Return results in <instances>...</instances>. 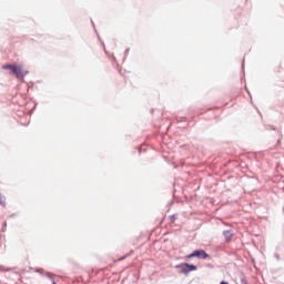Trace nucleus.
I'll return each mask as SVG.
<instances>
[{
  "label": "nucleus",
  "instance_id": "f257e3e1",
  "mask_svg": "<svg viewBox=\"0 0 284 284\" xmlns=\"http://www.w3.org/2000/svg\"><path fill=\"white\" fill-rule=\"evenodd\" d=\"M182 274H190L191 272H196V265L184 263L178 266Z\"/></svg>",
  "mask_w": 284,
  "mask_h": 284
},
{
  "label": "nucleus",
  "instance_id": "f03ea898",
  "mask_svg": "<svg viewBox=\"0 0 284 284\" xmlns=\"http://www.w3.org/2000/svg\"><path fill=\"white\" fill-rule=\"evenodd\" d=\"M210 258V255L206 254L205 251L200 250V251H194L190 255L186 256V258Z\"/></svg>",
  "mask_w": 284,
  "mask_h": 284
},
{
  "label": "nucleus",
  "instance_id": "7ed1b4c3",
  "mask_svg": "<svg viewBox=\"0 0 284 284\" xmlns=\"http://www.w3.org/2000/svg\"><path fill=\"white\" fill-rule=\"evenodd\" d=\"M11 72L14 74V77H17V79H23V77H26V73H23V69L21 67H18L17 64H14Z\"/></svg>",
  "mask_w": 284,
  "mask_h": 284
},
{
  "label": "nucleus",
  "instance_id": "20e7f679",
  "mask_svg": "<svg viewBox=\"0 0 284 284\" xmlns=\"http://www.w3.org/2000/svg\"><path fill=\"white\" fill-rule=\"evenodd\" d=\"M224 237L227 242L232 241V236H234V234L232 233V231H224L223 232Z\"/></svg>",
  "mask_w": 284,
  "mask_h": 284
},
{
  "label": "nucleus",
  "instance_id": "39448f33",
  "mask_svg": "<svg viewBox=\"0 0 284 284\" xmlns=\"http://www.w3.org/2000/svg\"><path fill=\"white\" fill-rule=\"evenodd\" d=\"M14 65L16 64H6L2 68H3V70H11L12 71L14 69Z\"/></svg>",
  "mask_w": 284,
  "mask_h": 284
},
{
  "label": "nucleus",
  "instance_id": "423d86ee",
  "mask_svg": "<svg viewBox=\"0 0 284 284\" xmlns=\"http://www.w3.org/2000/svg\"><path fill=\"white\" fill-rule=\"evenodd\" d=\"M0 205H3V196L0 193Z\"/></svg>",
  "mask_w": 284,
  "mask_h": 284
},
{
  "label": "nucleus",
  "instance_id": "0eeeda50",
  "mask_svg": "<svg viewBox=\"0 0 284 284\" xmlns=\"http://www.w3.org/2000/svg\"><path fill=\"white\" fill-rule=\"evenodd\" d=\"M221 284H229L227 282H221Z\"/></svg>",
  "mask_w": 284,
  "mask_h": 284
}]
</instances>
